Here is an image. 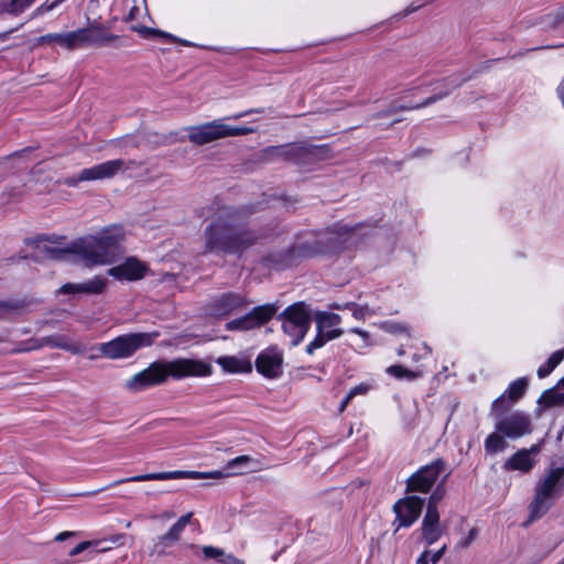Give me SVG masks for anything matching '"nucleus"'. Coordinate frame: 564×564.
<instances>
[{
  "instance_id": "nucleus-13",
  "label": "nucleus",
  "mask_w": 564,
  "mask_h": 564,
  "mask_svg": "<svg viewBox=\"0 0 564 564\" xmlns=\"http://www.w3.org/2000/svg\"><path fill=\"white\" fill-rule=\"evenodd\" d=\"M275 313L271 305L258 306L241 318L230 321L227 328L230 330H250L265 324Z\"/></svg>"
},
{
  "instance_id": "nucleus-35",
  "label": "nucleus",
  "mask_w": 564,
  "mask_h": 564,
  "mask_svg": "<svg viewBox=\"0 0 564 564\" xmlns=\"http://www.w3.org/2000/svg\"><path fill=\"white\" fill-rule=\"evenodd\" d=\"M198 525L196 520L193 518V513L188 512L177 519L175 523L172 524L171 529H184L185 527H195Z\"/></svg>"
},
{
  "instance_id": "nucleus-27",
  "label": "nucleus",
  "mask_w": 564,
  "mask_h": 564,
  "mask_svg": "<svg viewBox=\"0 0 564 564\" xmlns=\"http://www.w3.org/2000/svg\"><path fill=\"white\" fill-rule=\"evenodd\" d=\"M564 359V349H558L554 351L545 364L541 365L538 368V377L545 378L547 377Z\"/></svg>"
},
{
  "instance_id": "nucleus-19",
  "label": "nucleus",
  "mask_w": 564,
  "mask_h": 564,
  "mask_svg": "<svg viewBox=\"0 0 564 564\" xmlns=\"http://www.w3.org/2000/svg\"><path fill=\"white\" fill-rule=\"evenodd\" d=\"M124 540L126 535L118 533L100 540L83 541L69 551V555L76 556L82 552L90 549L94 550L95 552H106L116 546L122 545L124 543Z\"/></svg>"
},
{
  "instance_id": "nucleus-6",
  "label": "nucleus",
  "mask_w": 564,
  "mask_h": 564,
  "mask_svg": "<svg viewBox=\"0 0 564 564\" xmlns=\"http://www.w3.org/2000/svg\"><path fill=\"white\" fill-rule=\"evenodd\" d=\"M159 333H130L118 336L109 341L98 344L96 349L101 357L111 360L127 359L139 349L153 344Z\"/></svg>"
},
{
  "instance_id": "nucleus-29",
  "label": "nucleus",
  "mask_w": 564,
  "mask_h": 564,
  "mask_svg": "<svg viewBox=\"0 0 564 564\" xmlns=\"http://www.w3.org/2000/svg\"><path fill=\"white\" fill-rule=\"evenodd\" d=\"M350 333L357 335V338L349 341V345L354 350L364 352L365 349L372 346L371 337L368 332L360 328H352L350 329Z\"/></svg>"
},
{
  "instance_id": "nucleus-23",
  "label": "nucleus",
  "mask_w": 564,
  "mask_h": 564,
  "mask_svg": "<svg viewBox=\"0 0 564 564\" xmlns=\"http://www.w3.org/2000/svg\"><path fill=\"white\" fill-rule=\"evenodd\" d=\"M43 344L52 348L64 349L74 355L83 354L86 350V347L82 343L72 340L68 336L62 334L45 337Z\"/></svg>"
},
{
  "instance_id": "nucleus-21",
  "label": "nucleus",
  "mask_w": 564,
  "mask_h": 564,
  "mask_svg": "<svg viewBox=\"0 0 564 564\" xmlns=\"http://www.w3.org/2000/svg\"><path fill=\"white\" fill-rule=\"evenodd\" d=\"M245 304V300L239 294H224L215 301L213 314L216 316H225L230 314Z\"/></svg>"
},
{
  "instance_id": "nucleus-39",
  "label": "nucleus",
  "mask_w": 564,
  "mask_h": 564,
  "mask_svg": "<svg viewBox=\"0 0 564 564\" xmlns=\"http://www.w3.org/2000/svg\"><path fill=\"white\" fill-rule=\"evenodd\" d=\"M370 384L368 383H360L354 388H351L349 391H348V394L351 399H354L355 397L357 395H364L366 393H368V391L370 390Z\"/></svg>"
},
{
  "instance_id": "nucleus-3",
  "label": "nucleus",
  "mask_w": 564,
  "mask_h": 564,
  "mask_svg": "<svg viewBox=\"0 0 564 564\" xmlns=\"http://www.w3.org/2000/svg\"><path fill=\"white\" fill-rule=\"evenodd\" d=\"M264 469V463L250 455L237 456L228 460L224 469L210 470V471H196V470H172V471H160L150 473L132 476L126 479L116 481V484L124 481H148V480H167V479H223L231 476L243 475L247 473H254Z\"/></svg>"
},
{
  "instance_id": "nucleus-15",
  "label": "nucleus",
  "mask_w": 564,
  "mask_h": 564,
  "mask_svg": "<svg viewBox=\"0 0 564 564\" xmlns=\"http://www.w3.org/2000/svg\"><path fill=\"white\" fill-rule=\"evenodd\" d=\"M541 447L542 443H538L532 445L530 448H522L517 451L505 462L503 469L517 470L521 473L530 471L536 463L535 456L541 451Z\"/></svg>"
},
{
  "instance_id": "nucleus-33",
  "label": "nucleus",
  "mask_w": 564,
  "mask_h": 564,
  "mask_svg": "<svg viewBox=\"0 0 564 564\" xmlns=\"http://www.w3.org/2000/svg\"><path fill=\"white\" fill-rule=\"evenodd\" d=\"M440 520L437 509L427 508L423 519V529H433Z\"/></svg>"
},
{
  "instance_id": "nucleus-37",
  "label": "nucleus",
  "mask_w": 564,
  "mask_h": 564,
  "mask_svg": "<svg viewBox=\"0 0 564 564\" xmlns=\"http://www.w3.org/2000/svg\"><path fill=\"white\" fill-rule=\"evenodd\" d=\"M460 532L463 533L464 536H462L459 540H457L456 547H460V549L467 547L475 540L477 531H460Z\"/></svg>"
},
{
  "instance_id": "nucleus-7",
  "label": "nucleus",
  "mask_w": 564,
  "mask_h": 564,
  "mask_svg": "<svg viewBox=\"0 0 564 564\" xmlns=\"http://www.w3.org/2000/svg\"><path fill=\"white\" fill-rule=\"evenodd\" d=\"M253 131V128L231 126L223 119H216L187 128V138L192 143L203 145L228 137L246 135Z\"/></svg>"
},
{
  "instance_id": "nucleus-49",
  "label": "nucleus",
  "mask_w": 564,
  "mask_h": 564,
  "mask_svg": "<svg viewBox=\"0 0 564 564\" xmlns=\"http://www.w3.org/2000/svg\"><path fill=\"white\" fill-rule=\"evenodd\" d=\"M162 36L166 37V39H170L172 41H177V42H181L183 45H191L189 42L187 41H183V40H178L176 39L175 36L171 35V34H167V33H160Z\"/></svg>"
},
{
  "instance_id": "nucleus-12",
  "label": "nucleus",
  "mask_w": 564,
  "mask_h": 564,
  "mask_svg": "<svg viewBox=\"0 0 564 564\" xmlns=\"http://www.w3.org/2000/svg\"><path fill=\"white\" fill-rule=\"evenodd\" d=\"M443 467L442 460H435L425 465L409 478L408 490L427 492L438 478Z\"/></svg>"
},
{
  "instance_id": "nucleus-43",
  "label": "nucleus",
  "mask_w": 564,
  "mask_h": 564,
  "mask_svg": "<svg viewBox=\"0 0 564 564\" xmlns=\"http://www.w3.org/2000/svg\"><path fill=\"white\" fill-rule=\"evenodd\" d=\"M141 7L140 6H133L130 11H129V19L130 20H135L139 18L140 15V12H141Z\"/></svg>"
},
{
  "instance_id": "nucleus-50",
  "label": "nucleus",
  "mask_w": 564,
  "mask_h": 564,
  "mask_svg": "<svg viewBox=\"0 0 564 564\" xmlns=\"http://www.w3.org/2000/svg\"><path fill=\"white\" fill-rule=\"evenodd\" d=\"M438 532H440V531H434V530L426 531L425 539H426V540L432 541V540H434V539H436V538H437V533H438Z\"/></svg>"
},
{
  "instance_id": "nucleus-22",
  "label": "nucleus",
  "mask_w": 564,
  "mask_h": 564,
  "mask_svg": "<svg viewBox=\"0 0 564 564\" xmlns=\"http://www.w3.org/2000/svg\"><path fill=\"white\" fill-rule=\"evenodd\" d=\"M216 362L228 373H247L252 369L251 361L242 356H221Z\"/></svg>"
},
{
  "instance_id": "nucleus-18",
  "label": "nucleus",
  "mask_w": 564,
  "mask_h": 564,
  "mask_svg": "<svg viewBox=\"0 0 564 564\" xmlns=\"http://www.w3.org/2000/svg\"><path fill=\"white\" fill-rule=\"evenodd\" d=\"M147 267L135 258H129L123 263L112 267L108 274L119 281H135L144 276Z\"/></svg>"
},
{
  "instance_id": "nucleus-28",
  "label": "nucleus",
  "mask_w": 564,
  "mask_h": 564,
  "mask_svg": "<svg viewBox=\"0 0 564 564\" xmlns=\"http://www.w3.org/2000/svg\"><path fill=\"white\" fill-rule=\"evenodd\" d=\"M82 32H85V36L83 39V45L90 43V44H102L106 42H109L112 36L105 33L98 26H90L87 29H82Z\"/></svg>"
},
{
  "instance_id": "nucleus-9",
  "label": "nucleus",
  "mask_w": 564,
  "mask_h": 564,
  "mask_svg": "<svg viewBox=\"0 0 564 564\" xmlns=\"http://www.w3.org/2000/svg\"><path fill=\"white\" fill-rule=\"evenodd\" d=\"M317 334L306 346V352L312 355L316 349L323 347L327 341L338 338L344 330L339 327L341 317L330 312H317L315 314Z\"/></svg>"
},
{
  "instance_id": "nucleus-46",
  "label": "nucleus",
  "mask_w": 564,
  "mask_h": 564,
  "mask_svg": "<svg viewBox=\"0 0 564 564\" xmlns=\"http://www.w3.org/2000/svg\"><path fill=\"white\" fill-rule=\"evenodd\" d=\"M178 532L180 531H169L164 536L163 540L166 541H176L178 539Z\"/></svg>"
},
{
  "instance_id": "nucleus-10",
  "label": "nucleus",
  "mask_w": 564,
  "mask_h": 564,
  "mask_svg": "<svg viewBox=\"0 0 564 564\" xmlns=\"http://www.w3.org/2000/svg\"><path fill=\"white\" fill-rule=\"evenodd\" d=\"M124 170L121 159L106 161L90 167L83 169L78 174L65 177L64 184L76 187L80 182L105 181L115 177Z\"/></svg>"
},
{
  "instance_id": "nucleus-24",
  "label": "nucleus",
  "mask_w": 564,
  "mask_h": 564,
  "mask_svg": "<svg viewBox=\"0 0 564 564\" xmlns=\"http://www.w3.org/2000/svg\"><path fill=\"white\" fill-rule=\"evenodd\" d=\"M539 402L545 406L564 405V377L554 388L545 390L540 397Z\"/></svg>"
},
{
  "instance_id": "nucleus-30",
  "label": "nucleus",
  "mask_w": 564,
  "mask_h": 564,
  "mask_svg": "<svg viewBox=\"0 0 564 564\" xmlns=\"http://www.w3.org/2000/svg\"><path fill=\"white\" fill-rule=\"evenodd\" d=\"M85 34V32H82V29L63 33V37H61L62 47L70 50L83 45V39Z\"/></svg>"
},
{
  "instance_id": "nucleus-47",
  "label": "nucleus",
  "mask_w": 564,
  "mask_h": 564,
  "mask_svg": "<svg viewBox=\"0 0 564 564\" xmlns=\"http://www.w3.org/2000/svg\"><path fill=\"white\" fill-rule=\"evenodd\" d=\"M72 535H73V532H70V531H63V532H61L59 534H57L55 536V541L62 542V541L67 540Z\"/></svg>"
},
{
  "instance_id": "nucleus-1",
  "label": "nucleus",
  "mask_w": 564,
  "mask_h": 564,
  "mask_svg": "<svg viewBox=\"0 0 564 564\" xmlns=\"http://www.w3.org/2000/svg\"><path fill=\"white\" fill-rule=\"evenodd\" d=\"M123 238L121 227L111 226L102 231L74 241L68 248H52L53 259L82 262L88 267L110 264L120 253L119 242Z\"/></svg>"
},
{
  "instance_id": "nucleus-54",
  "label": "nucleus",
  "mask_w": 564,
  "mask_h": 564,
  "mask_svg": "<svg viewBox=\"0 0 564 564\" xmlns=\"http://www.w3.org/2000/svg\"><path fill=\"white\" fill-rule=\"evenodd\" d=\"M124 524H126V527H130L131 522H126Z\"/></svg>"
},
{
  "instance_id": "nucleus-17",
  "label": "nucleus",
  "mask_w": 564,
  "mask_h": 564,
  "mask_svg": "<svg viewBox=\"0 0 564 564\" xmlns=\"http://www.w3.org/2000/svg\"><path fill=\"white\" fill-rule=\"evenodd\" d=\"M107 286V278L96 275L80 283H66L59 289V292L74 295H99L106 291Z\"/></svg>"
},
{
  "instance_id": "nucleus-31",
  "label": "nucleus",
  "mask_w": 564,
  "mask_h": 564,
  "mask_svg": "<svg viewBox=\"0 0 564 564\" xmlns=\"http://www.w3.org/2000/svg\"><path fill=\"white\" fill-rule=\"evenodd\" d=\"M387 373H389L398 379H408V380L416 379L422 375L421 371L409 370L405 367L400 366V365L388 367Z\"/></svg>"
},
{
  "instance_id": "nucleus-44",
  "label": "nucleus",
  "mask_w": 564,
  "mask_h": 564,
  "mask_svg": "<svg viewBox=\"0 0 564 564\" xmlns=\"http://www.w3.org/2000/svg\"><path fill=\"white\" fill-rule=\"evenodd\" d=\"M554 19L556 23L564 22V4L555 11Z\"/></svg>"
},
{
  "instance_id": "nucleus-26",
  "label": "nucleus",
  "mask_w": 564,
  "mask_h": 564,
  "mask_svg": "<svg viewBox=\"0 0 564 564\" xmlns=\"http://www.w3.org/2000/svg\"><path fill=\"white\" fill-rule=\"evenodd\" d=\"M332 307L336 310H349L351 315L358 321H365L373 314V311L369 306L356 303L334 304Z\"/></svg>"
},
{
  "instance_id": "nucleus-48",
  "label": "nucleus",
  "mask_w": 564,
  "mask_h": 564,
  "mask_svg": "<svg viewBox=\"0 0 564 564\" xmlns=\"http://www.w3.org/2000/svg\"><path fill=\"white\" fill-rule=\"evenodd\" d=\"M352 399L349 397V394L347 393L346 397L344 398V400L341 401L340 405H339V411L340 412H344L345 409L347 408V405L349 404V402L351 401Z\"/></svg>"
},
{
  "instance_id": "nucleus-52",
  "label": "nucleus",
  "mask_w": 564,
  "mask_h": 564,
  "mask_svg": "<svg viewBox=\"0 0 564 564\" xmlns=\"http://www.w3.org/2000/svg\"><path fill=\"white\" fill-rule=\"evenodd\" d=\"M398 355L399 356H403L404 355V349L402 347L398 349Z\"/></svg>"
},
{
  "instance_id": "nucleus-55",
  "label": "nucleus",
  "mask_w": 564,
  "mask_h": 564,
  "mask_svg": "<svg viewBox=\"0 0 564 564\" xmlns=\"http://www.w3.org/2000/svg\"><path fill=\"white\" fill-rule=\"evenodd\" d=\"M141 3L144 4V0H141Z\"/></svg>"
},
{
  "instance_id": "nucleus-53",
  "label": "nucleus",
  "mask_w": 564,
  "mask_h": 564,
  "mask_svg": "<svg viewBox=\"0 0 564 564\" xmlns=\"http://www.w3.org/2000/svg\"><path fill=\"white\" fill-rule=\"evenodd\" d=\"M96 358H98V355H91V356H89V359H91V360H93V359H96Z\"/></svg>"
},
{
  "instance_id": "nucleus-2",
  "label": "nucleus",
  "mask_w": 564,
  "mask_h": 564,
  "mask_svg": "<svg viewBox=\"0 0 564 564\" xmlns=\"http://www.w3.org/2000/svg\"><path fill=\"white\" fill-rule=\"evenodd\" d=\"M213 373L209 364L189 358H178L166 362H153L147 369L135 373L124 383L129 391L137 392L160 384L167 377L183 379L186 377H208Z\"/></svg>"
},
{
  "instance_id": "nucleus-51",
  "label": "nucleus",
  "mask_w": 564,
  "mask_h": 564,
  "mask_svg": "<svg viewBox=\"0 0 564 564\" xmlns=\"http://www.w3.org/2000/svg\"><path fill=\"white\" fill-rule=\"evenodd\" d=\"M251 112H253V110H248V111L242 112V113L234 115L231 118H234V119H239V118H241V117H243V116H246V115H248V113H251Z\"/></svg>"
},
{
  "instance_id": "nucleus-34",
  "label": "nucleus",
  "mask_w": 564,
  "mask_h": 564,
  "mask_svg": "<svg viewBox=\"0 0 564 564\" xmlns=\"http://www.w3.org/2000/svg\"><path fill=\"white\" fill-rule=\"evenodd\" d=\"M175 514L172 511H163L160 514L151 517L152 522L149 525H167L169 521L174 519Z\"/></svg>"
},
{
  "instance_id": "nucleus-45",
  "label": "nucleus",
  "mask_w": 564,
  "mask_h": 564,
  "mask_svg": "<svg viewBox=\"0 0 564 564\" xmlns=\"http://www.w3.org/2000/svg\"><path fill=\"white\" fill-rule=\"evenodd\" d=\"M448 94H449V90H446V91H444V93H442V94H438V95H436V96H434V97H432V98L427 99L426 101H424L421 106H427V105H430V104H432V102H434V101H436V100H438V99L444 98V97H445V96H447Z\"/></svg>"
},
{
  "instance_id": "nucleus-38",
  "label": "nucleus",
  "mask_w": 564,
  "mask_h": 564,
  "mask_svg": "<svg viewBox=\"0 0 564 564\" xmlns=\"http://www.w3.org/2000/svg\"><path fill=\"white\" fill-rule=\"evenodd\" d=\"M203 554L207 558H219L220 561L224 556H226L221 549L215 546H204Z\"/></svg>"
},
{
  "instance_id": "nucleus-5",
  "label": "nucleus",
  "mask_w": 564,
  "mask_h": 564,
  "mask_svg": "<svg viewBox=\"0 0 564 564\" xmlns=\"http://www.w3.org/2000/svg\"><path fill=\"white\" fill-rule=\"evenodd\" d=\"M564 490V467L547 469L536 482L533 500L529 506L530 520L543 517Z\"/></svg>"
},
{
  "instance_id": "nucleus-41",
  "label": "nucleus",
  "mask_w": 564,
  "mask_h": 564,
  "mask_svg": "<svg viewBox=\"0 0 564 564\" xmlns=\"http://www.w3.org/2000/svg\"><path fill=\"white\" fill-rule=\"evenodd\" d=\"M442 497H443V495L441 494L440 490H436L435 492H433L429 499L427 508L436 509V506H437L438 501L442 499Z\"/></svg>"
},
{
  "instance_id": "nucleus-32",
  "label": "nucleus",
  "mask_w": 564,
  "mask_h": 564,
  "mask_svg": "<svg viewBox=\"0 0 564 564\" xmlns=\"http://www.w3.org/2000/svg\"><path fill=\"white\" fill-rule=\"evenodd\" d=\"M444 549H445V546L441 547L438 551L433 552V553L430 551L423 552L421 554V556L417 558V563L419 564H436L441 560Z\"/></svg>"
},
{
  "instance_id": "nucleus-14",
  "label": "nucleus",
  "mask_w": 564,
  "mask_h": 564,
  "mask_svg": "<svg viewBox=\"0 0 564 564\" xmlns=\"http://www.w3.org/2000/svg\"><path fill=\"white\" fill-rule=\"evenodd\" d=\"M423 500L416 496H409L399 500L393 509L398 527H410L421 514Z\"/></svg>"
},
{
  "instance_id": "nucleus-16",
  "label": "nucleus",
  "mask_w": 564,
  "mask_h": 564,
  "mask_svg": "<svg viewBox=\"0 0 564 564\" xmlns=\"http://www.w3.org/2000/svg\"><path fill=\"white\" fill-rule=\"evenodd\" d=\"M283 356L276 349H267L262 351L257 360L256 368L258 372L269 379H274L282 373Z\"/></svg>"
},
{
  "instance_id": "nucleus-40",
  "label": "nucleus",
  "mask_w": 564,
  "mask_h": 564,
  "mask_svg": "<svg viewBox=\"0 0 564 564\" xmlns=\"http://www.w3.org/2000/svg\"><path fill=\"white\" fill-rule=\"evenodd\" d=\"M61 37H63V33H50V34L42 36L41 41L47 42V43H56L59 46H62Z\"/></svg>"
},
{
  "instance_id": "nucleus-20",
  "label": "nucleus",
  "mask_w": 564,
  "mask_h": 564,
  "mask_svg": "<svg viewBox=\"0 0 564 564\" xmlns=\"http://www.w3.org/2000/svg\"><path fill=\"white\" fill-rule=\"evenodd\" d=\"M528 382L524 378H519L511 382L503 394L497 398L491 405L492 412H498L503 408L505 399L508 398L512 402L519 400L525 392Z\"/></svg>"
},
{
  "instance_id": "nucleus-4",
  "label": "nucleus",
  "mask_w": 564,
  "mask_h": 564,
  "mask_svg": "<svg viewBox=\"0 0 564 564\" xmlns=\"http://www.w3.org/2000/svg\"><path fill=\"white\" fill-rule=\"evenodd\" d=\"M254 235L239 229L230 221L216 220L205 231V246L209 251L239 252L254 241Z\"/></svg>"
},
{
  "instance_id": "nucleus-42",
  "label": "nucleus",
  "mask_w": 564,
  "mask_h": 564,
  "mask_svg": "<svg viewBox=\"0 0 564 564\" xmlns=\"http://www.w3.org/2000/svg\"><path fill=\"white\" fill-rule=\"evenodd\" d=\"M225 564H245L241 560L236 558L234 555L228 554L221 558Z\"/></svg>"
},
{
  "instance_id": "nucleus-11",
  "label": "nucleus",
  "mask_w": 564,
  "mask_h": 564,
  "mask_svg": "<svg viewBox=\"0 0 564 564\" xmlns=\"http://www.w3.org/2000/svg\"><path fill=\"white\" fill-rule=\"evenodd\" d=\"M495 427L511 440L520 438L532 432L530 416L521 411H514L497 419Z\"/></svg>"
},
{
  "instance_id": "nucleus-36",
  "label": "nucleus",
  "mask_w": 564,
  "mask_h": 564,
  "mask_svg": "<svg viewBox=\"0 0 564 564\" xmlns=\"http://www.w3.org/2000/svg\"><path fill=\"white\" fill-rule=\"evenodd\" d=\"M382 328L391 334H408V327L404 324L387 322Z\"/></svg>"
},
{
  "instance_id": "nucleus-25",
  "label": "nucleus",
  "mask_w": 564,
  "mask_h": 564,
  "mask_svg": "<svg viewBox=\"0 0 564 564\" xmlns=\"http://www.w3.org/2000/svg\"><path fill=\"white\" fill-rule=\"evenodd\" d=\"M506 436L502 432H499L496 427L492 433H490L486 440H485V451L489 455H496L497 453H500L505 451L508 446Z\"/></svg>"
},
{
  "instance_id": "nucleus-8",
  "label": "nucleus",
  "mask_w": 564,
  "mask_h": 564,
  "mask_svg": "<svg viewBox=\"0 0 564 564\" xmlns=\"http://www.w3.org/2000/svg\"><path fill=\"white\" fill-rule=\"evenodd\" d=\"M282 327L293 346L299 345L311 326V312L304 303H295L282 314Z\"/></svg>"
}]
</instances>
